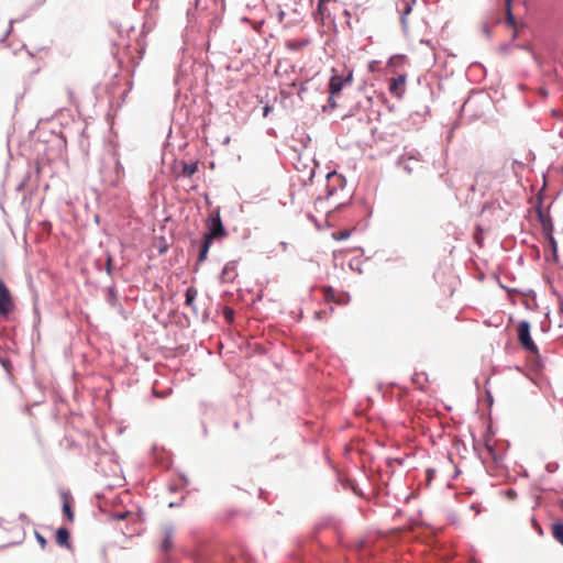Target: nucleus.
I'll list each match as a JSON object with an SVG mask.
<instances>
[{"label":"nucleus","instance_id":"nucleus-1","mask_svg":"<svg viewBox=\"0 0 563 563\" xmlns=\"http://www.w3.org/2000/svg\"><path fill=\"white\" fill-rule=\"evenodd\" d=\"M206 227L208 231L203 235V241L198 255L199 262H205L207 260L213 240L227 236V231L222 224L219 209H216L210 213L206 222Z\"/></svg>","mask_w":563,"mask_h":563},{"label":"nucleus","instance_id":"nucleus-2","mask_svg":"<svg viewBox=\"0 0 563 563\" xmlns=\"http://www.w3.org/2000/svg\"><path fill=\"white\" fill-rule=\"evenodd\" d=\"M518 340L522 347L530 353H537L538 347L530 336V323L528 321H521L518 324Z\"/></svg>","mask_w":563,"mask_h":563},{"label":"nucleus","instance_id":"nucleus-3","mask_svg":"<svg viewBox=\"0 0 563 563\" xmlns=\"http://www.w3.org/2000/svg\"><path fill=\"white\" fill-rule=\"evenodd\" d=\"M14 309L12 295L2 279H0V316L7 318Z\"/></svg>","mask_w":563,"mask_h":563},{"label":"nucleus","instance_id":"nucleus-4","mask_svg":"<svg viewBox=\"0 0 563 563\" xmlns=\"http://www.w3.org/2000/svg\"><path fill=\"white\" fill-rule=\"evenodd\" d=\"M353 81V73L350 70L345 76L333 75L329 82L330 98L338 96L344 85H351Z\"/></svg>","mask_w":563,"mask_h":563},{"label":"nucleus","instance_id":"nucleus-5","mask_svg":"<svg viewBox=\"0 0 563 563\" xmlns=\"http://www.w3.org/2000/svg\"><path fill=\"white\" fill-rule=\"evenodd\" d=\"M407 76L401 74L389 82V92L397 99H401L406 92Z\"/></svg>","mask_w":563,"mask_h":563},{"label":"nucleus","instance_id":"nucleus-6","mask_svg":"<svg viewBox=\"0 0 563 563\" xmlns=\"http://www.w3.org/2000/svg\"><path fill=\"white\" fill-rule=\"evenodd\" d=\"M323 298L325 301H333L338 305H345L349 301L346 294H336L332 287L323 288Z\"/></svg>","mask_w":563,"mask_h":563},{"label":"nucleus","instance_id":"nucleus-7","mask_svg":"<svg viewBox=\"0 0 563 563\" xmlns=\"http://www.w3.org/2000/svg\"><path fill=\"white\" fill-rule=\"evenodd\" d=\"M236 276V264L234 262L225 264L221 273V280L224 283H232Z\"/></svg>","mask_w":563,"mask_h":563},{"label":"nucleus","instance_id":"nucleus-8","mask_svg":"<svg viewBox=\"0 0 563 563\" xmlns=\"http://www.w3.org/2000/svg\"><path fill=\"white\" fill-rule=\"evenodd\" d=\"M62 499H63V512L66 516L67 520L69 522H73L75 515H74V511H73L71 505H70L71 497L68 493H63Z\"/></svg>","mask_w":563,"mask_h":563},{"label":"nucleus","instance_id":"nucleus-9","mask_svg":"<svg viewBox=\"0 0 563 563\" xmlns=\"http://www.w3.org/2000/svg\"><path fill=\"white\" fill-rule=\"evenodd\" d=\"M56 543L60 547L70 548L69 531L66 528H59L56 532Z\"/></svg>","mask_w":563,"mask_h":563},{"label":"nucleus","instance_id":"nucleus-10","mask_svg":"<svg viewBox=\"0 0 563 563\" xmlns=\"http://www.w3.org/2000/svg\"><path fill=\"white\" fill-rule=\"evenodd\" d=\"M163 536H164V539L162 542V551L167 553L173 548L174 532L170 528H165L163 531Z\"/></svg>","mask_w":563,"mask_h":563},{"label":"nucleus","instance_id":"nucleus-11","mask_svg":"<svg viewBox=\"0 0 563 563\" xmlns=\"http://www.w3.org/2000/svg\"><path fill=\"white\" fill-rule=\"evenodd\" d=\"M400 165L408 173H412L416 167L420 166L419 161L412 156L401 158Z\"/></svg>","mask_w":563,"mask_h":563},{"label":"nucleus","instance_id":"nucleus-12","mask_svg":"<svg viewBox=\"0 0 563 563\" xmlns=\"http://www.w3.org/2000/svg\"><path fill=\"white\" fill-rule=\"evenodd\" d=\"M197 295H198V291L195 287H188L187 290H186V294H185V297H186V300H185V303L186 306L190 307V308H194V302L197 298Z\"/></svg>","mask_w":563,"mask_h":563},{"label":"nucleus","instance_id":"nucleus-13","mask_svg":"<svg viewBox=\"0 0 563 563\" xmlns=\"http://www.w3.org/2000/svg\"><path fill=\"white\" fill-rule=\"evenodd\" d=\"M552 533L555 540L563 545V523H554L552 526Z\"/></svg>","mask_w":563,"mask_h":563},{"label":"nucleus","instance_id":"nucleus-14","mask_svg":"<svg viewBox=\"0 0 563 563\" xmlns=\"http://www.w3.org/2000/svg\"><path fill=\"white\" fill-rule=\"evenodd\" d=\"M197 172V164H184L183 166V175L191 176Z\"/></svg>","mask_w":563,"mask_h":563},{"label":"nucleus","instance_id":"nucleus-15","mask_svg":"<svg viewBox=\"0 0 563 563\" xmlns=\"http://www.w3.org/2000/svg\"><path fill=\"white\" fill-rule=\"evenodd\" d=\"M510 1L511 0H506V4H507V20L509 23L514 24L515 23V18L511 13V7H510Z\"/></svg>","mask_w":563,"mask_h":563},{"label":"nucleus","instance_id":"nucleus-16","mask_svg":"<svg viewBox=\"0 0 563 563\" xmlns=\"http://www.w3.org/2000/svg\"><path fill=\"white\" fill-rule=\"evenodd\" d=\"M351 232L349 230L340 231L338 234H333L336 240H345L350 236Z\"/></svg>","mask_w":563,"mask_h":563},{"label":"nucleus","instance_id":"nucleus-17","mask_svg":"<svg viewBox=\"0 0 563 563\" xmlns=\"http://www.w3.org/2000/svg\"><path fill=\"white\" fill-rule=\"evenodd\" d=\"M106 269H107L108 275L112 274V257H111V255L107 256Z\"/></svg>","mask_w":563,"mask_h":563},{"label":"nucleus","instance_id":"nucleus-18","mask_svg":"<svg viewBox=\"0 0 563 563\" xmlns=\"http://www.w3.org/2000/svg\"><path fill=\"white\" fill-rule=\"evenodd\" d=\"M224 316L228 321H232L233 320V310L230 308H225Z\"/></svg>","mask_w":563,"mask_h":563},{"label":"nucleus","instance_id":"nucleus-19","mask_svg":"<svg viewBox=\"0 0 563 563\" xmlns=\"http://www.w3.org/2000/svg\"><path fill=\"white\" fill-rule=\"evenodd\" d=\"M36 539H37L38 543L41 544V547L44 548L46 544L45 538L43 536H41L40 533H36Z\"/></svg>","mask_w":563,"mask_h":563},{"label":"nucleus","instance_id":"nucleus-20","mask_svg":"<svg viewBox=\"0 0 563 563\" xmlns=\"http://www.w3.org/2000/svg\"><path fill=\"white\" fill-rule=\"evenodd\" d=\"M269 111H271V107H269V106L264 107V109H263V115H264V117H267V114H268V112H269Z\"/></svg>","mask_w":563,"mask_h":563},{"label":"nucleus","instance_id":"nucleus-21","mask_svg":"<svg viewBox=\"0 0 563 563\" xmlns=\"http://www.w3.org/2000/svg\"><path fill=\"white\" fill-rule=\"evenodd\" d=\"M118 518H119V519H124V518H125V515H124V514L119 515V516H118Z\"/></svg>","mask_w":563,"mask_h":563}]
</instances>
